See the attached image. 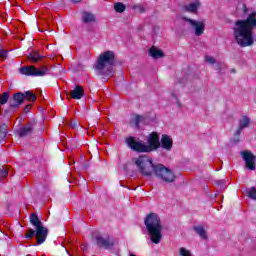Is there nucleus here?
Masks as SVG:
<instances>
[{"label": "nucleus", "instance_id": "19", "mask_svg": "<svg viewBox=\"0 0 256 256\" xmlns=\"http://www.w3.org/2000/svg\"><path fill=\"white\" fill-rule=\"evenodd\" d=\"M200 5L201 4L199 2H194V3H190L186 6H184V9L188 13H195L197 11V9H199Z\"/></svg>", "mask_w": 256, "mask_h": 256}, {"label": "nucleus", "instance_id": "15", "mask_svg": "<svg viewBox=\"0 0 256 256\" xmlns=\"http://www.w3.org/2000/svg\"><path fill=\"white\" fill-rule=\"evenodd\" d=\"M81 21H82V23L89 24V23H95V21H97V19L95 18V14H93L91 12L83 11Z\"/></svg>", "mask_w": 256, "mask_h": 256}, {"label": "nucleus", "instance_id": "5", "mask_svg": "<svg viewBox=\"0 0 256 256\" xmlns=\"http://www.w3.org/2000/svg\"><path fill=\"white\" fill-rule=\"evenodd\" d=\"M112 65H115V52L108 50L98 57L96 69L108 77L113 73Z\"/></svg>", "mask_w": 256, "mask_h": 256}, {"label": "nucleus", "instance_id": "10", "mask_svg": "<svg viewBox=\"0 0 256 256\" xmlns=\"http://www.w3.org/2000/svg\"><path fill=\"white\" fill-rule=\"evenodd\" d=\"M36 243L37 245H43L47 241V235H49V229L47 227L40 225L36 228Z\"/></svg>", "mask_w": 256, "mask_h": 256}, {"label": "nucleus", "instance_id": "16", "mask_svg": "<svg viewBox=\"0 0 256 256\" xmlns=\"http://www.w3.org/2000/svg\"><path fill=\"white\" fill-rule=\"evenodd\" d=\"M148 54H149L150 57H152L153 59H161L162 57H165V53H163V50L157 49L155 46H152V47L149 49Z\"/></svg>", "mask_w": 256, "mask_h": 256}, {"label": "nucleus", "instance_id": "3", "mask_svg": "<svg viewBox=\"0 0 256 256\" xmlns=\"http://www.w3.org/2000/svg\"><path fill=\"white\" fill-rule=\"evenodd\" d=\"M147 144L143 141H137V138L128 136L125 138V144L131 151L135 153H153L161 148V140H159V132L153 131L147 137Z\"/></svg>", "mask_w": 256, "mask_h": 256}, {"label": "nucleus", "instance_id": "36", "mask_svg": "<svg viewBox=\"0 0 256 256\" xmlns=\"http://www.w3.org/2000/svg\"><path fill=\"white\" fill-rule=\"evenodd\" d=\"M72 3H80L81 0H71Z\"/></svg>", "mask_w": 256, "mask_h": 256}, {"label": "nucleus", "instance_id": "4", "mask_svg": "<svg viewBox=\"0 0 256 256\" xmlns=\"http://www.w3.org/2000/svg\"><path fill=\"white\" fill-rule=\"evenodd\" d=\"M144 225L148 231L150 241L154 243V245H159L161 239H163V225L161 224L159 214L153 212L147 214L144 219Z\"/></svg>", "mask_w": 256, "mask_h": 256}, {"label": "nucleus", "instance_id": "7", "mask_svg": "<svg viewBox=\"0 0 256 256\" xmlns=\"http://www.w3.org/2000/svg\"><path fill=\"white\" fill-rule=\"evenodd\" d=\"M25 103V95L23 92H17L12 95L9 99V109H5V115H9V113H15L21 105Z\"/></svg>", "mask_w": 256, "mask_h": 256}, {"label": "nucleus", "instance_id": "35", "mask_svg": "<svg viewBox=\"0 0 256 256\" xmlns=\"http://www.w3.org/2000/svg\"><path fill=\"white\" fill-rule=\"evenodd\" d=\"M242 9H243L244 15H247V13L249 12V8H247L246 4H243Z\"/></svg>", "mask_w": 256, "mask_h": 256}, {"label": "nucleus", "instance_id": "31", "mask_svg": "<svg viewBox=\"0 0 256 256\" xmlns=\"http://www.w3.org/2000/svg\"><path fill=\"white\" fill-rule=\"evenodd\" d=\"M206 61L210 63L211 65H214V63H217V60L213 58L212 56L206 57Z\"/></svg>", "mask_w": 256, "mask_h": 256}, {"label": "nucleus", "instance_id": "21", "mask_svg": "<svg viewBox=\"0 0 256 256\" xmlns=\"http://www.w3.org/2000/svg\"><path fill=\"white\" fill-rule=\"evenodd\" d=\"M10 99L11 95L9 94V92H3L0 95V107H2V105H7V103L9 104Z\"/></svg>", "mask_w": 256, "mask_h": 256}, {"label": "nucleus", "instance_id": "20", "mask_svg": "<svg viewBox=\"0 0 256 256\" xmlns=\"http://www.w3.org/2000/svg\"><path fill=\"white\" fill-rule=\"evenodd\" d=\"M9 126L6 123H3L0 125V143L5 142V139L7 137V128Z\"/></svg>", "mask_w": 256, "mask_h": 256}, {"label": "nucleus", "instance_id": "30", "mask_svg": "<svg viewBox=\"0 0 256 256\" xmlns=\"http://www.w3.org/2000/svg\"><path fill=\"white\" fill-rule=\"evenodd\" d=\"M7 175H9V172L7 171V169L0 167V177H7Z\"/></svg>", "mask_w": 256, "mask_h": 256}, {"label": "nucleus", "instance_id": "27", "mask_svg": "<svg viewBox=\"0 0 256 256\" xmlns=\"http://www.w3.org/2000/svg\"><path fill=\"white\" fill-rule=\"evenodd\" d=\"M241 131H243V128H241L240 126H238V128L236 129L235 133H234V139H233V143H239V141H241L239 139V137H241Z\"/></svg>", "mask_w": 256, "mask_h": 256}, {"label": "nucleus", "instance_id": "24", "mask_svg": "<svg viewBox=\"0 0 256 256\" xmlns=\"http://www.w3.org/2000/svg\"><path fill=\"white\" fill-rule=\"evenodd\" d=\"M125 9H127V6H125V4H123L122 2H117L116 4H114V10L116 11V13H124Z\"/></svg>", "mask_w": 256, "mask_h": 256}, {"label": "nucleus", "instance_id": "22", "mask_svg": "<svg viewBox=\"0 0 256 256\" xmlns=\"http://www.w3.org/2000/svg\"><path fill=\"white\" fill-rule=\"evenodd\" d=\"M30 223L35 228L43 225V222H41V220H39V216H37V214H35V213H32V215L30 217Z\"/></svg>", "mask_w": 256, "mask_h": 256}, {"label": "nucleus", "instance_id": "23", "mask_svg": "<svg viewBox=\"0 0 256 256\" xmlns=\"http://www.w3.org/2000/svg\"><path fill=\"white\" fill-rule=\"evenodd\" d=\"M249 123H251V119L247 116H243L242 119L239 120V126L241 129H245V127H249Z\"/></svg>", "mask_w": 256, "mask_h": 256}, {"label": "nucleus", "instance_id": "11", "mask_svg": "<svg viewBox=\"0 0 256 256\" xmlns=\"http://www.w3.org/2000/svg\"><path fill=\"white\" fill-rule=\"evenodd\" d=\"M96 245H98V247L100 249H109V248L115 246V240L109 236L106 238L97 236L96 237Z\"/></svg>", "mask_w": 256, "mask_h": 256}, {"label": "nucleus", "instance_id": "25", "mask_svg": "<svg viewBox=\"0 0 256 256\" xmlns=\"http://www.w3.org/2000/svg\"><path fill=\"white\" fill-rule=\"evenodd\" d=\"M25 95V99H27V101H32L34 103V101H37V96H35V94H33V92H31V90L26 91L25 93H23Z\"/></svg>", "mask_w": 256, "mask_h": 256}, {"label": "nucleus", "instance_id": "13", "mask_svg": "<svg viewBox=\"0 0 256 256\" xmlns=\"http://www.w3.org/2000/svg\"><path fill=\"white\" fill-rule=\"evenodd\" d=\"M160 147H162L164 151H171V149H173V138L167 134H163L160 139Z\"/></svg>", "mask_w": 256, "mask_h": 256}, {"label": "nucleus", "instance_id": "37", "mask_svg": "<svg viewBox=\"0 0 256 256\" xmlns=\"http://www.w3.org/2000/svg\"><path fill=\"white\" fill-rule=\"evenodd\" d=\"M130 256H137V255H135V254H130Z\"/></svg>", "mask_w": 256, "mask_h": 256}, {"label": "nucleus", "instance_id": "8", "mask_svg": "<svg viewBox=\"0 0 256 256\" xmlns=\"http://www.w3.org/2000/svg\"><path fill=\"white\" fill-rule=\"evenodd\" d=\"M35 127H37V121L32 120L22 128L18 129L16 133L20 137H31V135H33V131H35Z\"/></svg>", "mask_w": 256, "mask_h": 256}, {"label": "nucleus", "instance_id": "9", "mask_svg": "<svg viewBox=\"0 0 256 256\" xmlns=\"http://www.w3.org/2000/svg\"><path fill=\"white\" fill-rule=\"evenodd\" d=\"M240 155L245 161L246 169H249V171H255L256 156L253 155L251 151H242Z\"/></svg>", "mask_w": 256, "mask_h": 256}, {"label": "nucleus", "instance_id": "33", "mask_svg": "<svg viewBox=\"0 0 256 256\" xmlns=\"http://www.w3.org/2000/svg\"><path fill=\"white\" fill-rule=\"evenodd\" d=\"M0 58L7 59V51L6 50H0Z\"/></svg>", "mask_w": 256, "mask_h": 256}, {"label": "nucleus", "instance_id": "29", "mask_svg": "<svg viewBox=\"0 0 256 256\" xmlns=\"http://www.w3.org/2000/svg\"><path fill=\"white\" fill-rule=\"evenodd\" d=\"M35 235H36V230H33L30 228L26 233L25 237L26 239H31L32 237H35Z\"/></svg>", "mask_w": 256, "mask_h": 256}, {"label": "nucleus", "instance_id": "17", "mask_svg": "<svg viewBox=\"0 0 256 256\" xmlns=\"http://www.w3.org/2000/svg\"><path fill=\"white\" fill-rule=\"evenodd\" d=\"M193 231H195L196 235L200 237V239H204L207 241L209 239V236H207V230L203 226H194Z\"/></svg>", "mask_w": 256, "mask_h": 256}, {"label": "nucleus", "instance_id": "18", "mask_svg": "<svg viewBox=\"0 0 256 256\" xmlns=\"http://www.w3.org/2000/svg\"><path fill=\"white\" fill-rule=\"evenodd\" d=\"M28 59L32 63H39V61H41V59H45V56L39 54V51L35 50L28 55Z\"/></svg>", "mask_w": 256, "mask_h": 256}, {"label": "nucleus", "instance_id": "2", "mask_svg": "<svg viewBox=\"0 0 256 256\" xmlns=\"http://www.w3.org/2000/svg\"><path fill=\"white\" fill-rule=\"evenodd\" d=\"M253 29H256V11H252L244 20L235 21L233 35L239 47H251L255 43Z\"/></svg>", "mask_w": 256, "mask_h": 256}, {"label": "nucleus", "instance_id": "6", "mask_svg": "<svg viewBox=\"0 0 256 256\" xmlns=\"http://www.w3.org/2000/svg\"><path fill=\"white\" fill-rule=\"evenodd\" d=\"M20 75H25L26 77H45L51 73V68L46 65L37 68L34 65L22 66L18 69Z\"/></svg>", "mask_w": 256, "mask_h": 256}, {"label": "nucleus", "instance_id": "1", "mask_svg": "<svg viewBox=\"0 0 256 256\" xmlns=\"http://www.w3.org/2000/svg\"><path fill=\"white\" fill-rule=\"evenodd\" d=\"M133 163L143 177H153L155 175V177L162 179L165 183H173L175 181L173 171L163 164H153V159L147 155H140L138 158H134Z\"/></svg>", "mask_w": 256, "mask_h": 256}, {"label": "nucleus", "instance_id": "26", "mask_svg": "<svg viewBox=\"0 0 256 256\" xmlns=\"http://www.w3.org/2000/svg\"><path fill=\"white\" fill-rule=\"evenodd\" d=\"M132 121L135 124L136 129H139L141 121H143V116L136 114Z\"/></svg>", "mask_w": 256, "mask_h": 256}, {"label": "nucleus", "instance_id": "28", "mask_svg": "<svg viewBox=\"0 0 256 256\" xmlns=\"http://www.w3.org/2000/svg\"><path fill=\"white\" fill-rule=\"evenodd\" d=\"M248 197L250 199H256V188L255 187H252L250 188V190L248 191Z\"/></svg>", "mask_w": 256, "mask_h": 256}, {"label": "nucleus", "instance_id": "32", "mask_svg": "<svg viewBox=\"0 0 256 256\" xmlns=\"http://www.w3.org/2000/svg\"><path fill=\"white\" fill-rule=\"evenodd\" d=\"M70 127H72V129H79V122L77 121L71 122Z\"/></svg>", "mask_w": 256, "mask_h": 256}, {"label": "nucleus", "instance_id": "14", "mask_svg": "<svg viewBox=\"0 0 256 256\" xmlns=\"http://www.w3.org/2000/svg\"><path fill=\"white\" fill-rule=\"evenodd\" d=\"M71 99H83L85 97V89H83V86L77 85L71 92H70Z\"/></svg>", "mask_w": 256, "mask_h": 256}, {"label": "nucleus", "instance_id": "12", "mask_svg": "<svg viewBox=\"0 0 256 256\" xmlns=\"http://www.w3.org/2000/svg\"><path fill=\"white\" fill-rule=\"evenodd\" d=\"M184 21H187V23H189L191 27H194L196 37H201V35L205 33V23L197 22L190 18H184Z\"/></svg>", "mask_w": 256, "mask_h": 256}, {"label": "nucleus", "instance_id": "34", "mask_svg": "<svg viewBox=\"0 0 256 256\" xmlns=\"http://www.w3.org/2000/svg\"><path fill=\"white\" fill-rule=\"evenodd\" d=\"M31 104H27L25 107H24V113H29V111H31Z\"/></svg>", "mask_w": 256, "mask_h": 256}]
</instances>
